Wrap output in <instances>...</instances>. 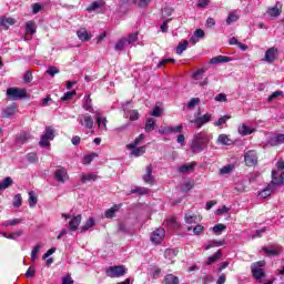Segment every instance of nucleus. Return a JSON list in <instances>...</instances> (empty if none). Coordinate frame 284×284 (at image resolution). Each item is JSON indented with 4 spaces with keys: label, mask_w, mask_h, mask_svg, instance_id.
Returning a JSON list of instances; mask_svg holds the SVG:
<instances>
[{
    "label": "nucleus",
    "mask_w": 284,
    "mask_h": 284,
    "mask_svg": "<svg viewBox=\"0 0 284 284\" xmlns=\"http://www.w3.org/2000/svg\"><path fill=\"white\" fill-rule=\"evenodd\" d=\"M207 143H210V135L206 133H197L192 140L191 150L195 154H199L207 148Z\"/></svg>",
    "instance_id": "obj_1"
},
{
    "label": "nucleus",
    "mask_w": 284,
    "mask_h": 284,
    "mask_svg": "<svg viewBox=\"0 0 284 284\" xmlns=\"http://www.w3.org/2000/svg\"><path fill=\"white\" fill-rule=\"evenodd\" d=\"M276 168L277 171H272V183L273 185H284V161H277Z\"/></svg>",
    "instance_id": "obj_2"
},
{
    "label": "nucleus",
    "mask_w": 284,
    "mask_h": 284,
    "mask_svg": "<svg viewBox=\"0 0 284 284\" xmlns=\"http://www.w3.org/2000/svg\"><path fill=\"white\" fill-rule=\"evenodd\" d=\"M105 274L110 278H121V276H125V274H128V268L124 265L109 266Z\"/></svg>",
    "instance_id": "obj_3"
},
{
    "label": "nucleus",
    "mask_w": 284,
    "mask_h": 284,
    "mask_svg": "<svg viewBox=\"0 0 284 284\" xmlns=\"http://www.w3.org/2000/svg\"><path fill=\"white\" fill-rule=\"evenodd\" d=\"M263 267H265V261H260L252 264L251 272L253 274V277L256 278V281H261V278L265 276Z\"/></svg>",
    "instance_id": "obj_4"
},
{
    "label": "nucleus",
    "mask_w": 284,
    "mask_h": 284,
    "mask_svg": "<svg viewBox=\"0 0 284 284\" xmlns=\"http://www.w3.org/2000/svg\"><path fill=\"white\" fill-rule=\"evenodd\" d=\"M50 141H54V129L52 126H47L44 134L41 136L40 145L41 148H49Z\"/></svg>",
    "instance_id": "obj_5"
},
{
    "label": "nucleus",
    "mask_w": 284,
    "mask_h": 284,
    "mask_svg": "<svg viewBox=\"0 0 284 284\" xmlns=\"http://www.w3.org/2000/svg\"><path fill=\"white\" fill-rule=\"evenodd\" d=\"M7 97L12 101H19V99H24L26 97V89L19 88H9L7 89Z\"/></svg>",
    "instance_id": "obj_6"
},
{
    "label": "nucleus",
    "mask_w": 284,
    "mask_h": 284,
    "mask_svg": "<svg viewBox=\"0 0 284 284\" xmlns=\"http://www.w3.org/2000/svg\"><path fill=\"white\" fill-rule=\"evenodd\" d=\"M78 121L85 130H92V128H94V119H92V115L89 113L81 114Z\"/></svg>",
    "instance_id": "obj_7"
},
{
    "label": "nucleus",
    "mask_w": 284,
    "mask_h": 284,
    "mask_svg": "<svg viewBox=\"0 0 284 284\" xmlns=\"http://www.w3.org/2000/svg\"><path fill=\"white\" fill-rule=\"evenodd\" d=\"M210 121H212V114L205 113L201 116L195 118L194 120H191L190 123H193L196 130H201V126L210 123Z\"/></svg>",
    "instance_id": "obj_8"
},
{
    "label": "nucleus",
    "mask_w": 284,
    "mask_h": 284,
    "mask_svg": "<svg viewBox=\"0 0 284 284\" xmlns=\"http://www.w3.org/2000/svg\"><path fill=\"white\" fill-rule=\"evenodd\" d=\"M205 72H207V69H199L196 72H194L192 74V79L194 81H197V83L203 87V85H207L210 83L207 77L203 78V74H205Z\"/></svg>",
    "instance_id": "obj_9"
},
{
    "label": "nucleus",
    "mask_w": 284,
    "mask_h": 284,
    "mask_svg": "<svg viewBox=\"0 0 284 284\" xmlns=\"http://www.w3.org/2000/svg\"><path fill=\"white\" fill-rule=\"evenodd\" d=\"M244 161L248 168H254L258 163V156L256 151H247L244 155Z\"/></svg>",
    "instance_id": "obj_10"
},
{
    "label": "nucleus",
    "mask_w": 284,
    "mask_h": 284,
    "mask_svg": "<svg viewBox=\"0 0 284 284\" xmlns=\"http://www.w3.org/2000/svg\"><path fill=\"white\" fill-rule=\"evenodd\" d=\"M165 239V230L164 229H156L152 235H151V241L152 243H161Z\"/></svg>",
    "instance_id": "obj_11"
},
{
    "label": "nucleus",
    "mask_w": 284,
    "mask_h": 284,
    "mask_svg": "<svg viewBox=\"0 0 284 284\" xmlns=\"http://www.w3.org/2000/svg\"><path fill=\"white\" fill-rule=\"evenodd\" d=\"M144 183L149 185H154V175H152V164H149L145 169V173L142 176Z\"/></svg>",
    "instance_id": "obj_12"
},
{
    "label": "nucleus",
    "mask_w": 284,
    "mask_h": 284,
    "mask_svg": "<svg viewBox=\"0 0 284 284\" xmlns=\"http://www.w3.org/2000/svg\"><path fill=\"white\" fill-rule=\"evenodd\" d=\"M68 179L70 178L68 176V171L65 169L61 168L55 171V181H58V183H65Z\"/></svg>",
    "instance_id": "obj_13"
},
{
    "label": "nucleus",
    "mask_w": 284,
    "mask_h": 284,
    "mask_svg": "<svg viewBox=\"0 0 284 284\" xmlns=\"http://www.w3.org/2000/svg\"><path fill=\"white\" fill-rule=\"evenodd\" d=\"M14 23H17V20L14 18H10L7 16L0 18V26L1 28H3V30H9L10 26H14Z\"/></svg>",
    "instance_id": "obj_14"
},
{
    "label": "nucleus",
    "mask_w": 284,
    "mask_h": 284,
    "mask_svg": "<svg viewBox=\"0 0 284 284\" xmlns=\"http://www.w3.org/2000/svg\"><path fill=\"white\" fill-rule=\"evenodd\" d=\"M277 53H278V49L270 48L265 52V61H267V63H274V61H276V54Z\"/></svg>",
    "instance_id": "obj_15"
},
{
    "label": "nucleus",
    "mask_w": 284,
    "mask_h": 284,
    "mask_svg": "<svg viewBox=\"0 0 284 284\" xmlns=\"http://www.w3.org/2000/svg\"><path fill=\"white\" fill-rule=\"evenodd\" d=\"M82 216L81 214L74 216L70 222H69V229L71 232H77L79 230V225H81Z\"/></svg>",
    "instance_id": "obj_16"
},
{
    "label": "nucleus",
    "mask_w": 284,
    "mask_h": 284,
    "mask_svg": "<svg viewBox=\"0 0 284 284\" xmlns=\"http://www.w3.org/2000/svg\"><path fill=\"white\" fill-rule=\"evenodd\" d=\"M230 61H232V58L227 55H216L210 60V63L216 65L219 63H230Z\"/></svg>",
    "instance_id": "obj_17"
},
{
    "label": "nucleus",
    "mask_w": 284,
    "mask_h": 284,
    "mask_svg": "<svg viewBox=\"0 0 284 284\" xmlns=\"http://www.w3.org/2000/svg\"><path fill=\"white\" fill-rule=\"evenodd\" d=\"M77 36L80 41H90L92 39V33L88 32V29L81 28L77 31Z\"/></svg>",
    "instance_id": "obj_18"
},
{
    "label": "nucleus",
    "mask_w": 284,
    "mask_h": 284,
    "mask_svg": "<svg viewBox=\"0 0 284 284\" xmlns=\"http://www.w3.org/2000/svg\"><path fill=\"white\" fill-rule=\"evenodd\" d=\"M82 108L87 112L94 113V108L92 106V98H90V94L83 98Z\"/></svg>",
    "instance_id": "obj_19"
},
{
    "label": "nucleus",
    "mask_w": 284,
    "mask_h": 284,
    "mask_svg": "<svg viewBox=\"0 0 284 284\" xmlns=\"http://www.w3.org/2000/svg\"><path fill=\"white\" fill-rule=\"evenodd\" d=\"M17 113V104H11L9 106H7L6 109H3L2 111V116L4 119H10V116H13V114Z\"/></svg>",
    "instance_id": "obj_20"
},
{
    "label": "nucleus",
    "mask_w": 284,
    "mask_h": 284,
    "mask_svg": "<svg viewBox=\"0 0 284 284\" xmlns=\"http://www.w3.org/2000/svg\"><path fill=\"white\" fill-rule=\"evenodd\" d=\"M268 143L274 148L284 143V133H278L268 140Z\"/></svg>",
    "instance_id": "obj_21"
},
{
    "label": "nucleus",
    "mask_w": 284,
    "mask_h": 284,
    "mask_svg": "<svg viewBox=\"0 0 284 284\" xmlns=\"http://www.w3.org/2000/svg\"><path fill=\"white\" fill-rule=\"evenodd\" d=\"M196 168V162H191L179 168L181 174H190Z\"/></svg>",
    "instance_id": "obj_22"
},
{
    "label": "nucleus",
    "mask_w": 284,
    "mask_h": 284,
    "mask_svg": "<svg viewBox=\"0 0 284 284\" xmlns=\"http://www.w3.org/2000/svg\"><path fill=\"white\" fill-rule=\"evenodd\" d=\"M239 19H241V16L236 11L229 13L226 18V26H232V23H236Z\"/></svg>",
    "instance_id": "obj_23"
},
{
    "label": "nucleus",
    "mask_w": 284,
    "mask_h": 284,
    "mask_svg": "<svg viewBox=\"0 0 284 284\" xmlns=\"http://www.w3.org/2000/svg\"><path fill=\"white\" fill-rule=\"evenodd\" d=\"M14 181H12V178L7 176L3 181L0 182V192H3V190H8L11 185H13Z\"/></svg>",
    "instance_id": "obj_24"
},
{
    "label": "nucleus",
    "mask_w": 284,
    "mask_h": 284,
    "mask_svg": "<svg viewBox=\"0 0 284 284\" xmlns=\"http://www.w3.org/2000/svg\"><path fill=\"white\" fill-rule=\"evenodd\" d=\"M262 250L267 256H278L281 254V246H276L275 248L263 247Z\"/></svg>",
    "instance_id": "obj_25"
},
{
    "label": "nucleus",
    "mask_w": 284,
    "mask_h": 284,
    "mask_svg": "<svg viewBox=\"0 0 284 284\" xmlns=\"http://www.w3.org/2000/svg\"><path fill=\"white\" fill-rule=\"evenodd\" d=\"M32 139V135L30 133H22L17 138L18 145H23L24 143H28Z\"/></svg>",
    "instance_id": "obj_26"
},
{
    "label": "nucleus",
    "mask_w": 284,
    "mask_h": 284,
    "mask_svg": "<svg viewBox=\"0 0 284 284\" xmlns=\"http://www.w3.org/2000/svg\"><path fill=\"white\" fill-rule=\"evenodd\" d=\"M145 149L146 148L144 145V146H139V148L134 146V148L129 149V150H131L132 156H143V154H145Z\"/></svg>",
    "instance_id": "obj_27"
},
{
    "label": "nucleus",
    "mask_w": 284,
    "mask_h": 284,
    "mask_svg": "<svg viewBox=\"0 0 284 284\" xmlns=\"http://www.w3.org/2000/svg\"><path fill=\"white\" fill-rule=\"evenodd\" d=\"M143 141H145V134H140L134 142L130 143L126 145V149H132V148H136L138 145H141V143H143Z\"/></svg>",
    "instance_id": "obj_28"
},
{
    "label": "nucleus",
    "mask_w": 284,
    "mask_h": 284,
    "mask_svg": "<svg viewBox=\"0 0 284 284\" xmlns=\"http://www.w3.org/2000/svg\"><path fill=\"white\" fill-rule=\"evenodd\" d=\"M184 219H185V223H187V225H192L193 223H196V214H194L190 211L185 213Z\"/></svg>",
    "instance_id": "obj_29"
},
{
    "label": "nucleus",
    "mask_w": 284,
    "mask_h": 284,
    "mask_svg": "<svg viewBox=\"0 0 284 284\" xmlns=\"http://www.w3.org/2000/svg\"><path fill=\"white\" fill-rule=\"evenodd\" d=\"M222 254L223 253L221 252V250H219L214 255L209 256L205 265H212V263H216V261H219V258H221Z\"/></svg>",
    "instance_id": "obj_30"
},
{
    "label": "nucleus",
    "mask_w": 284,
    "mask_h": 284,
    "mask_svg": "<svg viewBox=\"0 0 284 284\" xmlns=\"http://www.w3.org/2000/svg\"><path fill=\"white\" fill-rule=\"evenodd\" d=\"M217 143H220V145H232V140H230V138H227L225 134H220L217 138Z\"/></svg>",
    "instance_id": "obj_31"
},
{
    "label": "nucleus",
    "mask_w": 284,
    "mask_h": 284,
    "mask_svg": "<svg viewBox=\"0 0 284 284\" xmlns=\"http://www.w3.org/2000/svg\"><path fill=\"white\" fill-rule=\"evenodd\" d=\"M252 132H254V130L250 129V126L245 124H241L239 126V133L242 134V136H247V134H252Z\"/></svg>",
    "instance_id": "obj_32"
},
{
    "label": "nucleus",
    "mask_w": 284,
    "mask_h": 284,
    "mask_svg": "<svg viewBox=\"0 0 284 284\" xmlns=\"http://www.w3.org/2000/svg\"><path fill=\"white\" fill-rule=\"evenodd\" d=\"M26 30L29 34H37V23L34 21L27 22Z\"/></svg>",
    "instance_id": "obj_33"
},
{
    "label": "nucleus",
    "mask_w": 284,
    "mask_h": 284,
    "mask_svg": "<svg viewBox=\"0 0 284 284\" xmlns=\"http://www.w3.org/2000/svg\"><path fill=\"white\" fill-rule=\"evenodd\" d=\"M119 205H114L111 209L106 210L104 213L105 219H113L114 214H116V212H119Z\"/></svg>",
    "instance_id": "obj_34"
},
{
    "label": "nucleus",
    "mask_w": 284,
    "mask_h": 284,
    "mask_svg": "<svg viewBox=\"0 0 284 284\" xmlns=\"http://www.w3.org/2000/svg\"><path fill=\"white\" fill-rule=\"evenodd\" d=\"M179 277L173 274H168L164 277V284H179Z\"/></svg>",
    "instance_id": "obj_35"
},
{
    "label": "nucleus",
    "mask_w": 284,
    "mask_h": 284,
    "mask_svg": "<svg viewBox=\"0 0 284 284\" xmlns=\"http://www.w3.org/2000/svg\"><path fill=\"white\" fill-rule=\"evenodd\" d=\"M43 247V244H38L33 247L31 251V260L37 261L39 258V252H41V248Z\"/></svg>",
    "instance_id": "obj_36"
},
{
    "label": "nucleus",
    "mask_w": 284,
    "mask_h": 284,
    "mask_svg": "<svg viewBox=\"0 0 284 284\" xmlns=\"http://www.w3.org/2000/svg\"><path fill=\"white\" fill-rule=\"evenodd\" d=\"M19 223H23V219H13L2 223L3 227H10L14 225H19Z\"/></svg>",
    "instance_id": "obj_37"
},
{
    "label": "nucleus",
    "mask_w": 284,
    "mask_h": 284,
    "mask_svg": "<svg viewBox=\"0 0 284 284\" xmlns=\"http://www.w3.org/2000/svg\"><path fill=\"white\" fill-rule=\"evenodd\" d=\"M187 45H189L187 40L180 42L176 47V54H183V52H185V50H187Z\"/></svg>",
    "instance_id": "obj_38"
},
{
    "label": "nucleus",
    "mask_w": 284,
    "mask_h": 284,
    "mask_svg": "<svg viewBox=\"0 0 284 284\" xmlns=\"http://www.w3.org/2000/svg\"><path fill=\"white\" fill-rule=\"evenodd\" d=\"M154 125H156V121H154V119L152 118H149L146 120V123H145V132H152V130H154Z\"/></svg>",
    "instance_id": "obj_39"
},
{
    "label": "nucleus",
    "mask_w": 284,
    "mask_h": 284,
    "mask_svg": "<svg viewBox=\"0 0 284 284\" xmlns=\"http://www.w3.org/2000/svg\"><path fill=\"white\" fill-rule=\"evenodd\" d=\"M126 45H128V40L125 38H122L116 42L114 49L116 52H121V50H123V48H125Z\"/></svg>",
    "instance_id": "obj_40"
},
{
    "label": "nucleus",
    "mask_w": 284,
    "mask_h": 284,
    "mask_svg": "<svg viewBox=\"0 0 284 284\" xmlns=\"http://www.w3.org/2000/svg\"><path fill=\"white\" fill-rule=\"evenodd\" d=\"M13 207H21L23 205V197L21 196V193H18L13 197Z\"/></svg>",
    "instance_id": "obj_41"
},
{
    "label": "nucleus",
    "mask_w": 284,
    "mask_h": 284,
    "mask_svg": "<svg viewBox=\"0 0 284 284\" xmlns=\"http://www.w3.org/2000/svg\"><path fill=\"white\" fill-rule=\"evenodd\" d=\"M91 227H94V217H89L85 224L81 227V232H88Z\"/></svg>",
    "instance_id": "obj_42"
},
{
    "label": "nucleus",
    "mask_w": 284,
    "mask_h": 284,
    "mask_svg": "<svg viewBox=\"0 0 284 284\" xmlns=\"http://www.w3.org/2000/svg\"><path fill=\"white\" fill-rule=\"evenodd\" d=\"M266 12L271 17H281V9L278 7H271Z\"/></svg>",
    "instance_id": "obj_43"
},
{
    "label": "nucleus",
    "mask_w": 284,
    "mask_h": 284,
    "mask_svg": "<svg viewBox=\"0 0 284 284\" xmlns=\"http://www.w3.org/2000/svg\"><path fill=\"white\" fill-rule=\"evenodd\" d=\"M221 245H223V241H210L209 244L206 246H204V250H212V247H221Z\"/></svg>",
    "instance_id": "obj_44"
},
{
    "label": "nucleus",
    "mask_w": 284,
    "mask_h": 284,
    "mask_svg": "<svg viewBox=\"0 0 284 284\" xmlns=\"http://www.w3.org/2000/svg\"><path fill=\"white\" fill-rule=\"evenodd\" d=\"M98 176L94 173L83 174L82 175V183H88V181H97Z\"/></svg>",
    "instance_id": "obj_45"
},
{
    "label": "nucleus",
    "mask_w": 284,
    "mask_h": 284,
    "mask_svg": "<svg viewBox=\"0 0 284 284\" xmlns=\"http://www.w3.org/2000/svg\"><path fill=\"white\" fill-rule=\"evenodd\" d=\"M95 156H97V153L84 155V158L82 159L83 165H90L92 163V161H94Z\"/></svg>",
    "instance_id": "obj_46"
},
{
    "label": "nucleus",
    "mask_w": 284,
    "mask_h": 284,
    "mask_svg": "<svg viewBox=\"0 0 284 284\" xmlns=\"http://www.w3.org/2000/svg\"><path fill=\"white\" fill-rule=\"evenodd\" d=\"M128 45L135 43L139 40V33H130L128 38H125Z\"/></svg>",
    "instance_id": "obj_47"
},
{
    "label": "nucleus",
    "mask_w": 284,
    "mask_h": 284,
    "mask_svg": "<svg viewBox=\"0 0 284 284\" xmlns=\"http://www.w3.org/2000/svg\"><path fill=\"white\" fill-rule=\"evenodd\" d=\"M201 103V99H199V98H192L191 100H190V102L187 103V108L190 109V110H194V108H196V105H199Z\"/></svg>",
    "instance_id": "obj_48"
},
{
    "label": "nucleus",
    "mask_w": 284,
    "mask_h": 284,
    "mask_svg": "<svg viewBox=\"0 0 284 284\" xmlns=\"http://www.w3.org/2000/svg\"><path fill=\"white\" fill-rule=\"evenodd\" d=\"M37 205V196H34V192H29V206L34 207Z\"/></svg>",
    "instance_id": "obj_49"
},
{
    "label": "nucleus",
    "mask_w": 284,
    "mask_h": 284,
    "mask_svg": "<svg viewBox=\"0 0 284 284\" xmlns=\"http://www.w3.org/2000/svg\"><path fill=\"white\" fill-rule=\"evenodd\" d=\"M151 1L152 0H134V3L138 6V8H148Z\"/></svg>",
    "instance_id": "obj_50"
},
{
    "label": "nucleus",
    "mask_w": 284,
    "mask_h": 284,
    "mask_svg": "<svg viewBox=\"0 0 284 284\" xmlns=\"http://www.w3.org/2000/svg\"><path fill=\"white\" fill-rule=\"evenodd\" d=\"M203 232H205V227L201 224L193 227V234H195V236H201Z\"/></svg>",
    "instance_id": "obj_51"
},
{
    "label": "nucleus",
    "mask_w": 284,
    "mask_h": 284,
    "mask_svg": "<svg viewBox=\"0 0 284 284\" xmlns=\"http://www.w3.org/2000/svg\"><path fill=\"white\" fill-rule=\"evenodd\" d=\"M128 116H129L130 121H139V111L131 110L128 112Z\"/></svg>",
    "instance_id": "obj_52"
},
{
    "label": "nucleus",
    "mask_w": 284,
    "mask_h": 284,
    "mask_svg": "<svg viewBox=\"0 0 284 284\" xmlns=\"http://www.w3.org/2000/svg\"><path fill=\"white\" fill-rule=\"evenodd\" d=\"M93 114H95V121H97L98 125H101V121H103V123H105V118H103L101 115V111L100 110L93 111Z\"/></svg>",
    "instance_id": "obj_53"
},
{
    "label": "nucleus",
    "mask_w": 284,
    "mask_h": 284,
    "mask_svg": "<svg viewBox=\"0 0 284 284\" xmlns=\"http://www.w3.org/2000/svg\"><path fill=\"white\" fill-rule=\"evenodd\" d=\"M161 114H163V109H161L159 104H155L153 111L151 112V116H161Z\"/></svg>",
    "instance_id": "obj_54"
},
{
    "label": "nucleus",
    "mask_w": 284,
    "mask_h": 284,
    "mask_svg": "<svg viewBox=\"0 0 284 284\" xmlns=\"http://www.w3.org/2000/svg\"><path fill=\"white\" fill-rule=\"evenodd\" d=\"M19 236H23V231L19 230L13 233H10L8 239H10L11 241H17V239H19Z\"/></svg>",
    "instance_id": "obj_55"
},
{
    "label": "nucleus",
    "mask_w": 284,
    "mask_h": 284,
    "mask_svg": "<svg viewBox=\"0 0 284 284\" xmlns=\"http://www.w3.org/2000/svg\"><path fill=\"white\" fill-rule=\"evenodd\" d=\"M150 192L149 189L145 187H136L131 191V194H148Z\"/></svg>",
    "instance_id": "obj_56"
},
{
    "label": "nucleus",
    "mask_w": 284,
    "mask_h": 284,
    "mask_svg": "<svg viewBox=\"0 0 284 284\" xmlns=\"http://www.w3.org/2000/svg\"><path fill=\"white\" fill-rule=\"evenodd\" d=\"M278 97H283V91H275L273 92L268 99H267V102L268 103H272V101H274V99H278Z\"/></svg>",
    "instance_id": "obj_57"
},
{
    "label": "nucleus",
    "mask_w": 284,
    "mask_h": 284,
    "mask_svg": "<svg viewBox=\"0 0 284 284\" xmlns=\"http://www.w3.org/2000/svg\"><path fill=\"white\" fill-rule=\"evenodd\" d=\"M229 119H231L230 115H224V116L220 118V119L214 123V125L217 126V128L221 126V125H224V123H226Z\"/></svg>",
    "instance_id": "obj_58"
},
{
    "label": "nucleus",
    "mask_w": 284,
    "mask_h": 284,
    "mask_svg": "<svg viewBox=\"0 0 284 284\" xmlns=\"http://www.w3.org/2000/svg\"><path fill=\"white\" fill-rule=\"evenodd\" d=\"M226 226L224 224H216L214 227H213V232L214 234H222L223 230H225Z\"/></svg>",
    "instance_id": "obj_59"
},
{
    "label": "nucleus",
    "mask_w": 284,
    "mask_h": 284,
    "mask_svg": "<svg viewBox=\"0 0 284 284\" xmlns=\"http://www.w3.org/2000/svg\"><path fill=\"white\" fill-rule=\"evenodd\" d=\"M77 95V91H69L64 93V95L61 98V101H70L72 97Z\"/></svg>",
    "instance_id": "obj_60"
},
{
    "label": "nucleus",
    "mask_w": 284,
    "mask_h": 284,
    "mask_svg": "<svg viewBox=\"0 0 284 284\" xmlns=\"http://www.w3.org/2000/svg\"><path fill=\"white\" fill-rule=\"evenodd\" d=\"M270 194H272V191L270 190V187H266L265 190H263L258 193V196H260V199H267V196H270Z\"/></svg>",
    "instance_id": "obj_61"
},
{
    "label": "nucleus",
    "mask_w": 284,
    "mask_h": 284,
    "mask_svg": "<svg viewBox=\"0 0 284 284\" xmlns=\"http://www.w3.org/2000/svg\"><path fill=\"white\" fill-rule=\"evenodd\" d=\"M27 160L29 161V163H37V161H39V158L37 156V153H29L27 155Z\"/></svg>",
    "instance_id": "obj_62"
},
{
    "label": "nucleus",
    "mask_w": 284,
    "mask_h": 284,
    "mask_svg": "<svg viewBox=\"0 0 284 284\" xmlns=\"http://www.w3.org/2000/svg\"><path fill=\"white\" fill-rule=\"evenodd\" d=\"M232 170H234L233 165H225L220 170L221 174H230V172H232Z\"/></svg>",
    "instance_id": "obj_63"
},
{
    "label": "nucleus",
    "mask_w": 284,
    "mask_h": 284,
    "mask_svg": "<svg viewBox=\"0 0 284 284\" xmlns=\"http://www.w3.org/2000/svg\"><path fill=\"white\" fill-rule=\"evenodd\" d=\"M47 72H48V74H50V77H54V74H59V68H57V67H49Z\"/></svg>",
    "instance_id": "obj_64"
}]
</instances>
